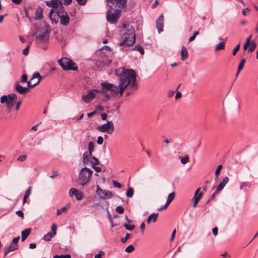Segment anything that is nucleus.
Here are the masks:
<instances>
[{
    "mask_svg": "<svg viewBox=\"0 0 258 258\" xmlns=\"http://www.w3.org/2000/svg\"><path fill=\"white\" fill-rule=\"evenodd\" d=\"M115 73L119 77L118 85L109 83L107 82H102L101 85L103 90L109 91L115 94H119L121 97L125 89L128 86L134 87L136 81V75L132 69L119 68L115 70Z\"/></svg>",
    "mask_w": 258,
    "mask_h": 258,
    "instance_id": "obj_1",
    "label": "nucleus"
},
{
    "mask_svg": "<svg viewBox=\"0 0 258 258\" xmlns=\"http://www.w3.org/2000/svg\"><path fill=\"white\" fill-rule=\"evenodd\" d=\"M122 35L121 36V41L119 43L120 46L128 47L133 45L135 42L136 34L135 29L130 25L122 24Z\"/></svg>",
    "mask_w": 258,
    "mask_h": 258,
    "instance_id": "obj_2",
    "label": "nucleus"
},
{
    "mask_svg": "<svg viewBox=\"0 0 258 258\" xmlns=\"http://www.w3.org/2000/svg\"><path fill=\"white\" fill-rule=\"evenodd\" d=\"M93 171L87 167H84L81 169L77 183L83 186L88 183L92 175Z\"/></svg>",
    "mask_w": 258,
    "mask_h": 258,
    "instance_id": "obj_3",
    "label": "nucleus"
},
{
    "mask_svg": "<svg viewBox=\"0 0 258 258\" xmlns=\"http://www.w3.org/2000/svg\"><path fill=\"white\" fill-rule=\"evenodd\" d=\"M17 98V95L14 93L8 95H3L1 97V102L2 104L5 103L7 105L9 111H10L14 105Z\"/></svg>",
    "mask_w": 258,
    "mask_h": 258,
    "instance_id": "obj_4",
    "label": "nucleus"
},
{
    "mask_svg": "<svg viewBox=\"0 0 258 258\" xmlns=\"http://www.w3.org/2000/svg\"><path fill=\"white\" fill-rule=\"evenodd\" d=\"M120 15V10L119 9H109L106 13V19L108 22L110 24H115L117 22Z\"/></svg>",
    "mask_w": 258,
    "mask_h": 258,
    "instance_id": "obj_5",
    "label": "nucleus"
},
{
    "mask_svg": "<svg viewBox=\"0 0 258 258\" xmlns=\"http://www.w3.org/2000/svg\"><path fill=\"white\" fill-rule=\"evenodd\" d=\"M59 64L64 70H77L78 68L76 64L68 58H63L58 60Z\"/></svg>",
    "mask_w": 258,
    "mask_h": 258,
    "instance_id": "obj_6",
    "label": "nucleus"
},
{
    "mask_svg": "<svg viewBox=\"0 0 258 258\" xmlns=\"http://www.w3.org/2000/svg\"><path fill=\"white\" fill-rule=\"evenodd\" d=\"M96 129L102 133L107 132L108 134H111L114 131V126L112 121H107L106 123L97 126Z\"/></svg>",
    "mask_w": 258,
    "mask_h": 258,
    "instance_id": "obj_7",
    "label": "nucleus"
},
{
    "mask_svg": "<svg viewBox=\"0 0 258 258\" xmlns=\"http://www.w3.org/2000/svg\"><path fill=\"white\" fill-rule=\"evenodd\" d=\"M102 93V90H101L90 89L88 90L87 94L82 96V99L85 103H88L95 97L96 94H101Z\"/></svg>",
    "mask_w": 258,
    "mask_h": 258,
    "instance_id": "obj_8",
    "label": "nucleus"
},
{
    "mask_svg": "<svg viewBox=\"0 0 258 258\" xmlns=\"http://www.w3.org/2000/svg\"><path fill=\"white\" fill-rule=\"evenodd\" d=\"M41 78L39 73H34L31 79L27 82V86L26 88H28V92L29 91L30 88L33 87L37 85L40 82Z\"/></svg>",
    "mask_w": 258,
    "mask_h": 258,
    "instance_id": "obj_9",
    "label": "nucleus"
},
{
    "mask_svg": "<svg viewBox=\"0 0 258 258\" xmlns=\"http://www.w3.org/2000/svg\"><path fill=\"white\" fill-rule=\"evenodd\" d=\"M106 2L110 9L123 8L126 5V0H106Z\"/></svg>",
    "mask_w": 258,
    "mask_h": 258,
    "instance_id": "obj_10",
    "label": "nucleus"
},
{
    "mask_svg": "<svg viewBox=\"0 0 258 258\" xmlns=\"http://www.w3.org/2000/svg\"><path fill=\"white\" fill-rule=\"evenodd\" d=\"M96 192L99 195L100 198L102 199L105 198L109 199L113 197V194L111 191L102 189L98 185H97Z\"/></svg>",
    "mask_w": 258,
    "mask_h": 258,
    "instance_id": "obj_11",
    "label": "nucleus"
},
{
    "mask_svg": "<svg viewBox=\"0 0 258 258\" xmlns=\"http://www.w3.org/2000/svg\"><path fill=\"white\" fill-rule=\"evenodd\" d=\"M69 196L71 197L75 196L78 201L81 200L83 197V192L81 190L73 187L69 190Z\"/></svg>",
    "mask_w": 258,
    "mask_h": 258,
    "instance_id": "obj_12",
    "label": "nucleus"
},
{
    "mask_svg": "<svg viewBox=\"0 0 258 258\" xmlns=\"http://www.w3.org/2000/svg\"><path fill=\"white\" fill-rule=\"evenodd\" d=\"M201 188H198L196 191L195 192L194 196L192 199V200L194 201V204L193 207H196L200 201V200L201 199L203 193L202 192H200Z\"/></svg>",
    "mask_w": 258,
    "mask_h": 258,
    "instance_id": "obj_13",
    "label": "nucleus"
},
{
    "mask_svg": "<svg viewBox=\"0 0 258 258\" xmlns=\"http://www.w3.org/2000/svg\"><path fill=\"white\" fill-rule=\"evenodd\" d=\"M164 17L162 15H160L156 21V28L159 33L163 31Z\"/></svg>",
    "mask_w": 258,
    "mask_h": 258,
    "instance_id": "obj_14",
    "label": "nucleus"
},
{
    "mask_svg": "<svg viewBox=\"0 0 258 258\" xmlns=\"http://www.w3.org/2000/svg\"><path fill=\"white\" fill-rule=\"evenodd\" d=\"M45 3L48 7H51L54 10L58 8V7H61V2L59 0H51L50 1H46Z\"/></svg>",
    "mask_w": 258,
    "mask_h": 258,
    "instance_id": "obj_15",
    "label": "nucleus"
},
{
    "mask_svg": "<svg viewBox=\"0 0 258 258\" xmlns=\"http://www.w3.org/2000/svg\"><path fill=\"white\" fill-rule=\"evenodd\" d=\"M229 180V178L228 177H225L221 180L217 186H214L213 188L214 189V188H216V192H219L225 187Z\"/></svg>",
    "mask_w": 258,
    "mask_h": 258,
    "instance_id": "obj_16",
    "label": "nucleus"
},
{
    "mask_svg": "<svg viewBox=\"0 0 258 258\" xmlns=\"http://www.w3.org/2000/svg\"><path fill=\"white\" fill-rule=\"evenodd\" d=\"M49 37V33L45 31L42 33H39L36 37V39L40 41L46 42L48 40Z\"/></svg>",
    "mask_w": 258,
    "mask_h": 258,
    "instance_id": "obj_17",
    "label": "nucleus"
},
{
    "mask_svg": "<svg viewBox=\"0 0 258 258\" xmlns=\"http://www.w3.org/2000/svg\"><path fill=\"white\" fill-rule=\"evenodd\" d=\"M60 23L64 26L67 25L70 22V17L67 13H63V14L59 16Z\"/></svg>",
    "mask_w": 258,
    "mask_h": 258,
    "instance_id": "obj_18",
    "label": "nucleus"
},
{
    "mask_svg": "<svg viewBox=\"0 0 258 258\" xmlns=\"http://www.w3.org/2000/svg\"><path fill=\"white\" fill-rule=\"evenodd\" d=\"M54 10L51 9L49 13V16L50 18V19L52 22V23H57L58 22L59 20V16H58L56 13L54 15H53L54 13Z\"/></svg>",
    "mask_w": 258,
    "mask_h": 258,
    "instance_id": "obj_19",
    "label": "nucleus"
},
{
    "mask_svg": "<svg viewBox=\"0 0 258 258\" xmlns=\"http://www.w3.org/2000/svg\"><path fill=\"white\" fill-rule=\"evenodd\" d=\"M15 88L16 91L21 94H25L28 92V88L22 87L18 83L15 84Z\"/></svg>",
    "mask_w": 258,
    "mask_h": 258,
    "instance_id": "obj_20",
    "label": "nucleus"
},
{
    "mask_svg": "<svg viewBox=\"0 0 258 258\" xmlns=\"http://www.w3.org/2000/svg\"><path fill=\"white\" fill-rule=\"evenodd\" d=\"M18 249V244L13 245L11 244L8 247L5 248V255H6L9 252L14 251Z\"/></svg>",
    "mask_w": 258,
    "mask_h": 258,
    "instance_id": "obj_21",
    "label": "nucleus"
},
{
    "mask_svg": "<svg viewBox=\"0 0 258 258\" xmlns=\"http://www.w3.org/2000/svg\"><path fill=\"white\" fill-rule=\"evenodd\" d=\"M42 12L43 9L40 7L37 8L35 16V18L36 20H40L42 18Z\"/></svg>",
    "mask_w": 258,
    "mask_h": 258,
    "instance_id": "obj_22",
    "label": "nucleus"
},
{
    "mask_svg": "<svg viewBox=\"0 0 258 258\" xmlns=\"http://www.w3.org/2000/svg\"><path fill=\"white\" fill-rule=\"evenodd\" d=\"M158 216V213H153L151 214L147 218V222L148 223H150L151 221H153V222H155L157 221V217Z\"/></svg>",
    "mask_w": 258,
    "mask_h": 258,
    "instance_id": "obj_23",
    "label": "nucleus"
},
{
    "mask_svg": "<svg viewBox=\"0 0 258 258\" xmlns=\"http://www.w3.org/2000/svg\"><path fill=\"white\" fill-rule=\"evenodd\" d=\"M181 59L183 60L186 59L188 57V51L186 48L183 46L181 50Z\"/></svg>",
    "mask_w": 258,
    "mask_h": 258,
    "instance_id": "obj_24",
    "label": "nucleus"
},
{
    "mask_svg": "<svg viewBox=\"0 0 258 258\" xmlns=\"http://www.w3.org/2000/svg\"><path fill=\"white\" fill-rule=\"evenodd\" d=\"M54 12H55L56 14L58 15V16H60L61 15L63 14V13H67V12L65 11L64 9L62 6V4H61V7H58V8H56L54 10Z\"/></svg>",
    "mask_w": 258,
    "mask_h": 258,
    "instance_id": "obj_25",
    "label": "nucleus"
},
{
    "mask_svg": "<svg viewBox=\"0 0 258 258\" xmlns=\"http://www.w3.org/2000/svg\"><path fill=\"white\" fill-rule=\"evenodd\" d=\"M30 233V229H26L22 232V240L24 241L29 235Z\"/></svg>",
    "mask_w": 258,
    "mask_h": 258,
    "instance_id": "obj_26",
    "label": "nucleus"
},
{
    "mask_svg": "<svg viewBox=\"0 0 258 258\" xmlns=\"http://www.w3.org/2000/svg\"><path fill=\"white\" fill-rule=\"evenodd\" d=\"M70 208V204H67L66 206L62 207L59 209L57 210V215H60L61 213L66 211L67 210Z\"/></svg>",
    "mask_w": 258,
    "mask_h": 258,
    "instance_id": "obj_27",
    "label": "nucleus"
},
{
    "mask_svg": "<svg viewBox=\"0 0 258 258\" xmlns=\"http://www.w3.org/2000/svg\"><path fill=\"white\" fill-rule=\"evenodd\" d=\"M134 190L133 187H129L127 188V191H126V196L128 198H132L134 196Z\"/></svg>",
    "mask_w": 258,
    "mask_h": 258,
    "instance_id": "obj_28",
    "label": "nucleus"
},
{
    "mask_svg": "<svg viewBox=\"0 0 258 258\" xmlns=\"http://www.w3.org/2000/svg\"><path fill=\"white\" fill-rule=\"evenodd\" d=\"M256 46V43L254 41L252 40L250 44V47L248 49V52H252L254 51Z\"/></svg>",
    "mask_w": 258,
    "mask_h": 258,
    "instance_id": "obj_29",
    "label": "nucleus"
},
{
    "mask_svg": "<svg viewBox=\"0 0 258 258\" xmlns=\"http://www.w3.org/2000/svg\"><path fill=\"white\" fill-rule=\"evenodd\" d=\"M94 149V143L92 142H90L88 144V150H89V155L91 157L92 152Z\"/></svg>",
    "mask_w": 258,
    "mask_h": 258,
    "instance_id": "obj_30",
    "label": "nucleus"
},
{
    "mask_svg": "<svg viewBox=\"0 0 258 258\" xmlns=\"http://www.w3.org/2000/svg\"><path fill=\"white\" fill-rule=\"evenodd\" d=\"M90 158L92 160V161H90V163H91L92 166L99 164L100 162L97 158H96L94 156H92V155L91 156V157H90Z\"/></svg>",
    "mask_w": 258,
    "mask_h": 258,
    "instance_id": "obj_31",
    "label": "nucleus"
},
{
    "mask_svg": "<svg viewBox=\"0 0 258 258\" xmlns=\"http://www.w3.org/2000/svg\"><path fill=\"white\" fill-rule=\"evenodd\" d=\"M53 236L54 235L52 234V233L48 232L43 237V239L45 241H49L52 238Z\"/></svg>",
    "mask_w": 258,
    "mask_h": 258,
    "instance_id": "obj_32",
    "label": "nucleus"
},
{
    "mask_svg": "<svg viewBox=\"0 0 258 258\" xmlns=\"http://www.w3.org/2000/svg\"><path fill=\"white\" fill-rule=\"evenodd\" d=\"M134 49L139 51L141 54H143L144 53V48L141 46L136 45L134 47Z\"/></svg>",
    "mask_w": 258,
    "mask_h": 258,
    "instance_id": "obj_33",
    "label": "nucleus"
},
{
    "mask_svg": "<svg viewBox=\"0 0 258 258\" xmlns=\"http://www.w3.org/2000/svg\"><path fill=\"white\" fill-rule=\"evenodd\" d=\"M225 47V44L224 42H220L219 44H218L216 47H215V50L217 51L221 49H223Z\"/></svg>",
    "mask_w": 258,
    "mask_h": 258,
    "instance_id": "obj_34",
    "label": "nucleus"
},
{
    "mask_svg": "<svg viewBox=\"0 0 258 258\" xmlns=\"http://www.w3.org/2000/svg\"><path fill=\"white\" fill-rule=\"evenodd\" d=\"M27 158V155H21L17 158V161L20 162H22L25 161L26 160Z\"/></svg>",
    "mask_w": 258,
    "mask_h": 258,
    "instance_id": "obj_35",
    "label": "nucleus"
},
{
    "mask_svg": "<svg viewBox=\"0 0 258 258\" xmlns=\"http://www.w3.org/2000/svg\"><path fill=\"white\" fill-rule=\"evenodd\" d=\"M88 156H89V153H84L83 155V162L84 163V164H87L88 163V162L89 161V159H88Z\"/></svg>",
    "mask_w": 258,
    "mask_h": 258,
    "instance_id": "obj_36",
    "label": "nucleus"
},
{
    "mask_svg": "<svg viewBox=\"0 0 258 258\" xmlns=\"http://www.w3.org/2000/svg\"><path fill=\"white\" fill-rule=\"evenodd\" d=\"M135 249V248L134 247V246L132 244L131 245H129L128 246H127L126 247V248L125 249V251L127 252H133Z\"/></svg>",
    "mask_w": 258,
    "mask_h": 258,
    "instance_id": "obj_37",
    "label": "nucleus"
},
{
    "mask_svg": "<svg viewBox=\"0 0 258 258\" xmlns=\"http://www.w3.org/2000/svg\"><path fill=\"white\" fill-rule=\"evenodd\" d=\"M124 227L125 228V229L129 231H132L135 228V226L133 225H128L126 223H124L123 224Z\"/></svg>",
    "mask_w": 258,
    "mask_h": 258,
    "instance_id": "obj_38",
    "label": "nucleus"
},
{
    "mask_svg": "<svg viewBox=\"0 0 258 258\" xmlns=\"http://www.w3.org/2000/svg\"><path fill=\"white\" fill-rule=\"evenodd\" d=\"M222 165H219L218 166L216 170L215 171V176H217V178H218V176L220 174V171L222 168Z\"/></svg>",
    "mask_w": 258,
    "mask_h": 258,
    "instance_id": "obj_39",
    "label": "nucleus"
},
{
    "mask_svg": "<svg viewBox=\"0 0 258 258\" xmlns=\"http://www.w3.org/2000/svg\"><path fill=\"white\" fill-rule=\"evenodd\" d=\"M245 59L243 58L241 60L238 67V69L239 70V71H241V70L243 69L244 63H245Z\"/></svg>",
    "mask_w": 258,
    "mask_h": 258,
    "instance_id": "obj_40",
    "label": "nucleus"
},
{
    "mask_svg": "<svg viewBox=\"0 0 258 258\" xmlns=\"http://www.w3.org/2000/svg\"><path fill=\"white\" fill-rule=\"evenodd\" d=\"M115 211L119 214H122L124 212V209L121 206H118L116 208Z\"/></svg>",
    "mask_w": 258,
    "mask_h": 258,
    "instance_id": "obj_41",
    "label": "nucleus"
},
{
    "mask_svg": "<svg viewBox=\"0 0 258 258\" xmlns=\"http://www.w3.org/2000/svg\"><path fill=\"white\" fill-rule=\"evenodd\" d=\"M188 160H189V157L187 155H186V156L181 158V162L183 164H185L188 162Z\"/></svg>",
    "mask_w": 258,
    "mask_h": 258,
    "instance_id": "obj_42",
    "label": "nucleus"
},
{
    "mask_svg": "<svg viewBox=\"0 0 258 258\" xmlns=\"http://www.w3.org/2000/svg\"><path fill=\"white\" fill-rule=\"evenodd\" d=\"M130 238V234L127 233L125 235V237L122 238L121 239V241L122 243H124L126 242L127 240Z\"/></svg>",
    "mask_w": 258,
    "mask_h": 258,
    "instance_id": "obj_43",
    "label": "nucleus"
},
{
    "mask_svg": "<svg viewBox=\"0 0 258 258\" xmlns=\"http://www.w3.org/2000/svg\"><path fill=\"white\" fill-rule=\"evenodd\" d=\"M51 229L52 231V234L53 235H55L56 234V229H57V227L56 226V225L55 224H53L52 225L51 227Z\"/></svg>",
    "mask_w": 258,
    "mask_h": 258,
    "instance_id": "obj_44",
    "label": "nucleus"
},
{
    "mask_svg": "<svg viewBox=\"0 0 258 258\" xmlns=\"http://www.w3.org/2000/svg\"><path fill=\"white\" fill-rule=\"evenodd\" d=\"M54 258H71V255L70 254H66V255H55L54 256Z\"/></svg>",
    "mask_w": 258,
    "mask_h": 258,
    "instance_id": "obj_45",
    "label": "nucleus"
},
{
    "mask_svg": "<svg viewBox=\"0 0 258 258\" xmlns=\"http://www.w3.org/2000/svg\"><path fill=\"white\" fill-rule=\"evenodd\" d=\"M239 48H240V44H238L235 47V48L233 49V50L232 51L233 55H235L236 54L237 52L239 50Z\"/></svg>",
    "mask_w": 258,
    "mask_h": 258,
    "instance_id": "obj_46",
    "label": "nucleus"
},
{
    "mask_svg": "<svg viewBox=\"0 0 258 258\" xmlns=\"http://www.w3.org/2000/svg\"><path fill=\"white\" fill-rule=\"evenodd\" d=\"M31 187L29 186L25 191V193L24 195L25 197L29 198V197L30 196V195L31 194Z\"/></svg>",
    "mask_w": 258,
    "mask_h": 258,
    "instance_id": "obj_47",
    "label": "nucleus"
},
{
    "mask_svg": "<svg viewBox=\"0 0 258 258\" xmlns=\"http://www.w3.org/2000/svg\"><path fill=\"white\" fill-rule=\"evenodd\" d=\"M175 192H172L171 193H170L168 196V198H167V199L168 200H169L170 201H172L173 200V199H174L175 198Z\"/></svg>",
    "mask_w": 258,
    "mask_h": 258,
    "instance_id": "obj_48",
    "label": "nucleus"
},
{
    "mask_svg": "<svg viewBox=\"0 0 258 258\" xmlns=\"http://www.w3.org/2000/svg\"><path fill=\"white\" fill-rule=\"evenodd\" d=\"M20 239V236H17L13 239L11 244L13 245L18 244V241Z\"/></svg>",
    "mask_w": 258,
    "mask_h": 258,
    "instance_id": "obj_49",
    "label": "nucleus"
},
{
    "mask_svg": "<svg viewBox=\"0 0 258 258\" xmlns=\"http://www.w3.org/2000/svg\"><path fill=\"white\" fill-rule=\"evenodd\" d=\"M24 13H25V16L28 18V19H30V17L29 16V9L28 8H24Z\"/></svg>",
    "mask_w": 258,
    "mask_h": 258,
    "instance_id": "obj_50",
    "label": "nucleus"
},
{
    "mask_svg": "<svg viewBox=\"0 0 258 258\" xmlns=\"http://www.w3.org/2000/svg\"><path fill=\"white\" fill-rule=\"evenodd\" d=\"M112 183L114 186H115V187L121 188V184L120 183L116 181L115 180H113Z\"/></svg>",
    "mask_w": 258,
    "mask_h": 258,
    "instance_id": "obj_51",
    "label": "nucleus"
},
{
    "mask_svg": "<svg viewBox=\"0 0 258 258\" xmlns=\"http://www.w3.org/2000/svg\"><path fill=\"white\" fill-rule=\"evenodd\" d=\"M103 142V138L101 136H99L97 138V143L99 145H102Z\"/></svg>",
    "mask_w": 258,
    "mask_h": 258,
    "instance_id": "obj_52",
    "label": "nucleus"
},
{
    "mask_svg": "<svg viewBox=\"0 0 258 258\" xmlns=\"http://www.w3.org/2000/svg\"><path fill=\"white\" fill-rule=\"evenodd\" d=\"M27 75L26 74H23L22 76V78H21V82L22 83H24V82H26L27 81Z\"/></svg>",
    "mask_w": 258,
    "mask_h": 258,
    "instance_id": "obj_53",
    "label": "nucleus"
},
{
    "mask_svg": "<svg viewBox=\"0 0 258 258\" xmlns=\"http://www.w3.org/2000/svg\"><path fill=\"white\" fill-rule=\"evenodd\" d=\"M16 213L19 216L22 217V218H24V213L21 210H18L17 211Z\"/></svg>",
    "mask_w": 258,
    "mask_h": 258,
    "instance_id": "obj_54",
    "label": "nucleus"
},
{
    "mask_svg": "<svg viewBox=\"0 0 258 258\" xmlns=\"http://www.w3.org/2000/svg\"><path fill=\"white\" fill-rule=\"evenodd\" d=\"M58 175V173H57V171H53L52 172V174L50 175H49V177L51 178H55V177H56Z\"/></svg>",
    "mask_w": 258,
    "mask_h": 258,
    "instance_id": "obj_55",
    "label": "nucleus"
},
{
    "mask_svg": "<svg viewBox=\"0 0 258 258\" xmlns=\"http://www.w3.org/2000/svg\"><path fill=\"white\" fill-rule=\"evenodd\" d=\"M92 167L94 169L95 171L97 173H99L101 171V168L99 166H95V165H94V166H92Z\"/></svg>",
    "mask_w": 258,
    "mask_h": 258,
    "instance_id": "obj_56",
    "label": "nucleus"
},
{
    "mask_svg": "<svg viewBox=\"0 0 258 258\" xmlns=\"http://www.w3.org/2000/svg\"><path fill=\"white\" fill-rule=\"evenodd\" d=\"M104 254V252L102 251H100L99 253L95 255V258H102L101 257L102 255Z\"/></svg>",
    "mask_w": 258,
    "mask_h": 258,
    "instance_id": "obj_57",
    "label": "nucleus"
},
{
    "mask_svg": "<svg viewBox=\"0 0 258 258\" xmlns=\"http://www.w3.org/2000/svg\"><path fill=\"white\" fill-rule=\"evenodd\" d=\"M29 46H27L25 48H24L23 50V53L25 55H27L28 54V51H29Z\"/></svg>",
    "mask_w": 258,
    "mask_h": 258,
    "instance_id": "obj_58",
    "label": "nucleus"
},
{
    "mask_svg": "<svg viewBox=\"0 0 258 258\" xmlns=\"http://www.w3.org/2000/svg\"><path fill=\"white\" fill-rule=\"evenodd\" d=\"M101 119L103 120H106L108 117V115H107V114H106L105 113H103L101 114Z\"/></svg>",
    "mask_w": 258,
    "mask_h": 258,
    "instance_id": "obj_59",
    "label": "nucleus"
},
{
    "mask_svg": "<svg viewBox=\"0 0 258 258\" xmlns=\"http://www.w3.org/2000/svg\"><path fill=\"white\" fill-rule=\"evenodd\" d=\"M77 3L81 5H84L86 3V0H76Z\"/></svg>",
    "mask_w": 258,
    "mask_h": 258,
    "instance_id": "obj_60",
    "label": "nucleus"
},
{
    "mask_svg": "<svg viewBox=\"0 0 258 258\" xmlns=\"http://www.w3.org/2000/svg\"><path fill=\"white\" fill-rule=\"evenodd\" d=\"M181 96H182L181 93L178 91V92H176L175 96V98L177 99L181 98Z\"/></svg>",
    "mask_w": 258,
    "mask_h": 258,
    "instance_id": "obj_61",
    "label": "nucleus"
},
{
    "mask_svg": "<svg viewBox=\"0 0 258 258\" xmlns=\"http://www.w3.org/2000/svg\"><path fill=\"white\" fill-rule=\"evenodd\" d=\"M212 232L215 236H216L218 234V228L217 227H214L212 229Z\"/></svg>",
    "mask_w": 258,
    "mask_h": 258,
    "instance_id": "obj_62",
    "label": "nucleus"
},
{
    "mask_svg": "<svg viewBox=\"0 0 258 258\" xmlns=\"http://www.w3.org/2000/svg\"><path fill=\"white\" fill-rule=\"evenodd\" d=\"M64 1V4L66 6H68L71 4L72 2V0H63Z\"/></svg>",
    "mask_w": 258,
    "mask_h": 258,
    "instance_id": "obj_63",
    "label": "nucleus"
},
{
    "mask_svg": "<svg viewBox=\"0 0 258 258\" xmlns=\"http://www.w3.org/2000/svg\"><path fill=\"white\" fill-rule=\"evenodd\" d=\"M247 183L246 182H242L241 183L239 188L241 190L243 189V188L244 187V186H247Z\"/></svg>",
    "mask_w": 258,
    "mask_h": 258,
    "instance_id": "obj_64",
    "label": "nucleus"
}]
</instances>
